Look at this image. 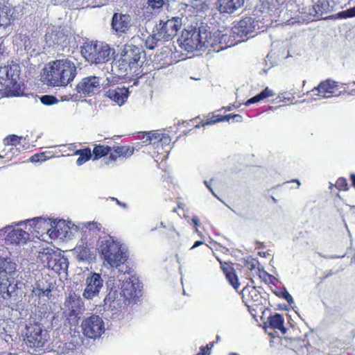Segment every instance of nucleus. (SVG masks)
Returning <instances> with one entry per match:
<instances>
[{"label":"nucleus","mask_w":355,"mask_h":355,"mask_svg":"<svg viewBox=\"0 0 355 355\" xmlns=\"http://www.w3.org/2000/svg\"><path fill=\"white\" fill-rule=\"evenodd\" d=\"M225 37L218 31L211 33L203 26L198 28L191 27L182 31L178 41L181 46L189 52L208 48L219 51L223 49L220 44Z\"/></svg>","instance_id":"nucleus-1"},{"label":"nucleus","mask_w":355,"mask_h":355,"mask_svg":"<svg viewBox=\"0 0 355 355\" xmlns=\"http://www.w3.org/2000/svg\"><path fill=\"white\" fill-rule=\"evenodd\" d=\"M77 73L75 64L70 60H56L46 64L42 69L41 78L44 83L53 87L67 86Z\"/></svg>","instance_id":"nucleus-2"},{"label":"nucleus","mask_w":355,"mask_h":355,"mask_svg":"<svg viewBox=\"0 0 355 355\" xmlns=\"http://www.w3.org/2000/svg\"><path fill=\"white\" fill-rule=\"evenodd\" d=\"M97 249L101 254L105 264L112 268H119L128 259V254L121 243L110 236L100 237Z\"/></svg>","instance_id":"nucleus-3"},{"label":"nucleus","mask_w":355,"mask_h":355,"mask_svg":"<svg viewBox=\"0 0 355 355\" xmlns=\"http://www.w3.org/2000/svg\"><path fill=\"white\" fill-rule=\"evenodd\" d=\"M37 261L43 267L51 269L59 274L61 272H64L68 268L67 259L58 249L52 246L41 248L38 252Z\"/></svg>","instance_id":"nucleus-4"},{"label":"nucleus","mask_w":355,"mask_h":355,"mask_svg":"<svg viewBox=\"0 0 355 355\" xmlns=\"http://www.w3.org/2000/svg\"><path fill=\"white\" fill-rule=\"evenodd\" d=\"M81 53L87 61L97 64L108 62L114 51L105 43L90 42L85 43L82 47Z\"/></svg>","instance_id":"nucleus-5"},{"label":"nucleus","mask_w":355,"mask_h":355,"mask_svg":"<svg viewBox=\"0 0 355 355\" xmlns=\"http://www.w3.org/2000/svg\"><path fill=\"white\" fill-rule=\"evenodd\" d=\"M55 220L47 218H34L18 222L15 225L28 224L29 230L34 233L39 239L47 243H51V232H53Z\"/></svg>","instance_id":"nucleus-6"},{"label":"nucleus","mask_w":355,"mask_h":355,"mask_svg":"<svg viewBox=\"0 0 355 355\" xmlns=\"http://www.w3.org/2000/svg\"><path fill=\"white\" fill-rule=\"evenodd\" d=\"M182 19L172 17L167 21L161 20L153 28L154 37L157 40L168 41L173 38L182 26Z\"/></svg>","instance_id":"nucleus-7"},{"label":"nucleus","mask_w":355,"mask_h":355,"mask_svg":"<svg viewBox=\"0 0 355 355\" xmlns=\"http://www.w3.org/2000/svg\"><path fill=\"white\" fill-rule=\"evenodd\" d=\"M119 282H123L121 285V297H124L125 301L137 300L141 295V285L138 278L131 276L129 273L123 274L118 277Z\"/></svg>","instance_id":"nucleus-8"},{"label":"nucleus","mask_w":355,"mask_h":355,"mask_svg":"<svg viewBox=\"0 0 355 355\" xmlns=\"http://www.w3.org/2000/svg\"><path fill=\"white\" fill-rule=\"evenodd\" d=\"M62 309L69 322L72 320L76 324L85 310L84 303L76 294L69 293L65 299Z\"/></svg>","instance_id":"nucleus-9"},{"label":"nucleus","mask_w":355,"mask_h":355,"mask_svg":"<svg viewBox=\"0 0 355 355\" xmlns=\"http://www.w3.org/2000/svg\"><path fill=\"white\" fill-rule=\"evenodd\" d=\"M78 230V227L71 221L55 220L53 230L51 232V242L55 240H71L76 236Z\"/></svg>","instance_id":"nucleus-10"},{"label":"nucleus","mask_w":355,"mask_h":355,"mask_svg":"<svg viewBox=\"0 0 355 355\" xmlns=\"http://www.w3.org/2000/svg\"><path fill=\"white\" fill-rule=\"evenodd\" d=\"M81 327L83 334L90 338H99L105 331L103 320L96 315L83 320Z\"/></svg>","instance_id":"nucleus-11"},{"label":"nucleus","mask_w":355,"mask_h":355,"mask_svg":"<svg viewBox=\"0 0 355 355\" xmlns=\"http://www.w3.org/2000/svg\"><path fill=\"white\" fill-rule=\"evenodd\" d=\"M103 279L101 275L96 272H91L85 280V289L83 296L87 300L98 297L103 287Z\"/></svg>","instance_id":"nucleus-12"},{"label":"nucleus","mask_w":355,"mask_h":355,"mask_svg":"<svg viewBox=\"0 0 355 355\" xmlns=\"http://www.w3.org/2000/svg\"><path fill=\"white\" fill-rule=\"evenodd\" d=\"M26 331V343L31 347H42L47 341V333L37 324L27 326Z\"/></svg>","instance_id":"nucleus-13"},{"label":"nucleus","mask_w":355,"mask_h":355,"mask_svg":"<svg viewBox=\"0 0 355 355\" xmlns=\"http://www.w3.org/2000/svg\"><path fill=\"white\" fill-rule=\"evenodd\" d=\"M111 26L116 35L127 34L132 26V17L127 14L115 12L112 16Z\"/></svg>","instance_id":"nucleus-14"},{"label":"nucleus","mask_w":355,"mask_h":355,"mask_svg":"<svg viewBox=\"0 0 355 355\" xmlns=\"http://www.w3.org/2000/svg\"><path fill=\"white\" fill-rule=\"evenodd\" d=\"M18 68L17 64L0 67V84L6 88L14 87L19 78Z\"/></svg>","instance_id":"nucleus-15"},{"label":"nucleus","mask_w":355,"mask_h":355,"mask_svg":"<svg viewBox=\"0 0 355 355\" xmlns=\"http://www.w3.org/2000/svg\"><path fill=\"white\" fill-rule=\"evenodd\" d=\"M143 143L145 145L151 144L155 148L168 146L171 143V137L168 134L160 132L159 131H151L145 133L143 135Z\"/></svg>","instance_id":"nucleus-16"},{"label":"nucleus","mask_w":355,"mask_h":355,"mask_svg":"<svg viewBox=\"0 0 355 355\" xmlns=\"http://www.w3.org/2000/svg\"><path fill=\"white\" fill-rule=\"evenodd\" d=\"M0 248L3 249L0 250V275L5 274L10 279H15L16 263L8 259L9 252L6 248L2 245H0Z\"/></svg>","instance_id":"nucleus-17"},{"label":"nucleus","mask_w":355,"mask_h":355,"mask_svg":"<svg viewBox=\"0 0 355 355\" xmlns=\"http://www.w3.org/2000/svg\"><path fill=\"white\" fill-rule=\"evenodd\" d=\"M101 83L99 77L91 76L85 77L78 84L76 89L78 93L89 94L100 88Z\"/></svg>","instance_id":"nucleus-18"},{"label":"nucleus","mask_w":355,"mask_h":355,"mask_svg":"<svg viewBox=\"0 0 355 355\" xmlns=\"http://www.w3.org/2000/svg\"><path fill=\"white\" fill-rule=\"evenodd\" d=\"M338 87V83L328 79L321 82L318 87H315L309 92L313 96H318L324 98H330L334 96L336 88Z\"/></svg>","instance_id":"nucleus-19"},{"label":"nucleus","mask_w":355,"mask_h":355,"mask_svg":"<svg viewBox=\"0 0 355 355\" xmlns=\"http://www.w3.org/2000/svg\"><path fill=\"white\" fill-rule=\"evenodd\" d=\"M142 51L134 45H125L121 52V55L132 67L138 69Z\"/></svg>","instance_id":"nucleus-20"},{"label":"nucleus","mask_w":355,"mask_h":355,"mask_svg":"<svg viewBox=\"0 0 355 355\" xmlns=\"http://www.w3.org/2000/svg\"><path fill=\"white\" fill-rule=\"evenodd\" d=\"M254 21L251 17H245L240 20L233 28L232 33L239 37H243L254 31Z\"/></svg>","instance_id":"nucleus-21"},{"label":"nucleus","mask_w":355,"mask_h":355,"mask_svg":"<svg viewBox=\"0 0 355 355\" xmlns=\"http://www.w3.org/2000/svg\"><path fill=\"white\" fill-rule=\"evenodd\" d=\"M245 0H217L216 6L220 13L232 14L241 9Z\"/></svg>","instance_id":"nucleus-22"},{"label":"nucleus","mask_w":355,"mask_h":355,"mask_svg":"<svg viewBox=\"0 0 355 355\" xmlns=\"http://www.w3.org/2000/svg\"><path fill=\"white\" fill-rule=\"evenodd\" d=\"M105 96L113 102L116 103L118 105L121 106L127 101L129 96V92L126 87H116L107 90L105 92Z\"/></svg>","instance_id":"nucleus-23"},{"label":"nucleus","mask_w":355,"mask_h":355,"mask_svg":"<svg viewBox=\"0 0 355 355\" xmlns=\"http://www.w3.org/2000/svg\"><path fill=\"white\" fill-rule=\"evenodd\" d=\"M112 71L119 77H123L132 73H136L137 69L132 67L121 55V58L114 62L112 66Z\"/></svg>","instance_id":"nucleus-24"},{"label":"nucleus","mask_w":355,"mask_h":355,"mask_svg":"<svg viewBox=\"0 0 355 355\" xmlns=\"http://www.w3.org/2000/svg\"><path fill=\"white\" fill-rule=\"evenodd\" d=\"M15 18L14 8L0 2V26L8 28Z\"/></svg>","instance_id":"nucleus-25"},{"label":"nucleus","mask_w":355,"mask_h":355,"mask_svg":"<svg viewBox=\"0 0 355 355\" xmlns=\"http://www.w3.org/2000/svg\"><path fill=\"white\" fill-rule=\"evenodd\" d=\"M16 286L15 279H10L5 274L0 275V294L4 299L11 296L15 291Z\"/></svg>","instance_id":"nucleus-26"},{"label":"nucleus","mask_w":355,"mask_h":355,"mask_svg":"<svg viewBox=\"0 0 355 355\" xmlns=\"http://www.w3.org/2000/svg\"><path fill=\"white\" fill-rule=\"evenodd\" d=\"M332 3L330 0H317L313 5L310 15L316 17H323L324 15L330 13L333 10Z\"/></svg>","instance_id":"nucleus-27"},{"label":"nucleus","mask_w":355,"mask_h":355,"mask_svg":"<svg viewBox=\"0 0 355 355\" xmlns=\"http://www.w3.org/2000/svg\"><path fill=\"white\" fill-rule=\"evenodd\" d=\"M51 291V284L49 281L42 277L38 279L33 288L32 293L36 296L49 297V293Z\"/></svg>","instance_id":"nucleus-28"},{"label":"nucleus","mask_w":355,"mask_h":355,"mask_svg":"<svg viewBox=\"0 0 355 355\" xmlns=\"http://www.w3.org/2000/svg\"><path fill=\"white\" fill-rule=\"evenodd\" d=\"M241 293L242 297L246 303L259 302L260 295L254 287L245 286Z\"/></svg>","instance_id":"nucleus-29"},{"label":"nucleus","mask_w":355,"mask_h":355,"mask_svg":"<svg viewBox=\"0 0 355 355\" xmlns=\"http://www.w3.org/2000/svg\"><path fill=\"white\" fill-rule=\"evenodd\" d=\"M268 322L269 327L279 330L282 334H285L286 331V328L284 326V318L279 313H275L268 318Z\"/></svg>","instance_id":"nucleus-30"},{"label":"nucleus","mask_w":355,"mask_h":355,"mask_svg":"<svg viewBox=\"0 0 355 355\" xmlns=\"http://www.w3.org/2000/svg\"><path fill=\"white\" fill-rule=\"evenodd\" d=\"M164 4V0H147L146 5L144 7V12H150L151 15L157 14Z\"/></svg>","instance_id":"nucleus-31"},{"label":"nucleus","mask_w":355,"mask_h":355,"mask_svg":"<svg viewBox=\"0 0 355 355\" xmlns=\"http://www.w3.org/2000/svg\"><path fill=\"white\" fill-rule=\"evenodd\" d=\"M275 95V93L274 91L269 87H266L261 93L258 94L257 95L254 96V97L248 99L245 103V105L246 106H249L251 104L257 103L260 102L261 101H263L267 98L272 97Z\"/></svg>","instance_id":"nucleus-32"},{"label":"nucleus","mask_w":355,"mask_h":355,"mask_svg":"<svg viewBox=\"0 0 355 355\" xmlns=\"http://www.w3.org/2000/svg\"><path fill=\"white\" fill-rule=\"evenodd\" d=\"M74 252L80 261H89L93 258V254H91L87 245H79L74 248Z\"/></svg>","instance_id":"nucleus-33"},{"label":"nucleus","mask_w":355,"mask_h":355,"mask_svg":"<svg viewBox=\"0 0 355 355\" xmlns=\"http://www.w3.org/2000/svg\"><path fill=\"white\" fill-rule=\"evenodd\" d=\"M46 35L50 37L55 44L62 46L65 45L64 43L67 39V35H65L62 31H58L57 28L52 31L51 33H47Z\"/></svg>","instance_id":"nucleus-34"},{"label":"nucleus","mask_w":355,"mask_h":355,"mask_svg":"<svg viewBox=\"0 0 355 355\" xmlns=\"http://www.w3.org/2000/svg\"><path fill=\"white\" fill-rule=\"evenodd\" d=\"M111 151V148L105 145H96L93 149V160H98L105 155H107Z\"/></svg>","instance_id":"nucleus-35"},{"label":"nucleus","mask_w":355,"mask_h":355,"mask_svg":"<svg viewBox=\"0 0 355 355\" xmlns=\"http://www.w3.org/2000/svg\"><path fill=\"white\" fill-rule=\"evenodd\" d=\"M76 155H79L76 161L78 166H81L87 161H88L92 156V152L89 148H85L83 150H78L75 153Z\"/></svg>","instance_id":"nucleus-36"},{"label":"nucleus","mask_w":355,"mask_h":355,"mask_svg":"<svg viewBox=\"0 0 355 355\" xmlns=\"http://www.w3.org/2000/svg\"><path fill=\"white\" fill-rule=\"evenodd\" d=\"M224 272L225 273L226 279L230 282V284L233 286V288L236 290L239 289L240 284L238 281V277L234 269L231 268H227L224 270Z\"/></svg>","instance_id":"nucleus-37"},{"label":"nucleus","mask_w":355,"mask_h":355,"mask_svg":"<svg viewBox=\"0 0 355 355\" xmlns=\"http://www.w3.org/2000/svg\"><path fill=\"white\" fill-rule=\"evenodd\" d=\"M21 139V137L12 135L6 137L3 140V142L6 146L8 148V150H12L13 149L12 146H16L18 144L20 143Z\"/></svg>","instance_id":"nucleus-38"},{"label":"nucleus","mask_w":355,"mask_h":355,"mask_svg":"<svg viewBox=\"0 0 355 355\" xmlns=\"http://www.w3.org/2000/svg\"><path fill=\"white\" fill-rule=\"evenodd\" d=\"M83 227L89 230L92 234H98L103 228L101 223L95 221L84 223Z\"/></svg>","instance_id":"nucleus-39"},{"label":"nucleus","mask_w":355,"mask_h":355,"mask_svg":"<svg viewBox=\"0 0 355 355\" xmlns=\"http://www.w3.org/2000/svg\"><path fill=\"white\" fill-rule=\"evenodd\" d=\"M114 152L118 157H129L132 155L133 150L126 146H117L114 148Z\"/></svg>","instance_id":"nucleus-40"},{"label":"nucleus","mask_w":355,"mask_h":355,"mask_svg":"<svg viewBox=\"0 0 355 355\" xmlns=\"http://www.w3.org/2000/svg\"><path fill=\"white\" fill-rule=\"evenodd\" d=\"M209 0H193L192 6L198 10H205L209 8Z\"/></svg>","instance_id":"nucleus-41"},{"label":"nucleus","mask_w":355,"mask_h":355,"mask_svg":"<svg viewBox=\"0 0 355 355\" xmlns=\"http://www.w3.org/2000/svg\"><path fill=\"white\" fill-rule=\"evenodd\" d=\"M40 101L45 105H51L58 102V100L53 96L44 95L40 97Z\"/></svg>","instance_id":"nucleus-42"},{"label":"nucleus","mask_w":355,"mask_h":355,"mask_svg":"<svg viewBox=\"0 0 355 355\" xmlns=\"http://www.w3.org/2000/svg\"><path fill=\"white\" fill-rule=\"evenodd\" d=\"M117 289L116 288V286L111 287L110 291L109 292L108 295L105 297V300L107 301H112L114 303H116L117 304H119V303H117Z\"/></svg>","instance_id":"nucleus-43"},{"label":"nucleus","mask_w":355,"mask_h":355,"mask_svg":"<svg viewBox=\"0 0 355 355\" xmlns=\"http://www.w3.org/2000/svg\"><path fill=\"white\" fill-rule=\"evenodd\" d=\"M338 17L340 18H347V17H352L355 16V6L353 8H351L349 9H347L346 10L340 12L338 14Z\"/></svg>","instance_id":"nucleus-44"},{"label":"nucleus","mask_w":355,"mask_h":355,"mask_svg":"<svg viewBox=\"0 0 355 355\" xmlns=\"http://www.w3.org/2000/svg\"><path fill=\"white\" fill-rule=\"evenodd\" d=\"M337 189H342L344 191L348 190V184L346 179L340 178L337 180L336 184L334 185Z\"/></svg>","instance_id":"nucleus-45"},{"label":"nucleus","mask_w":355,"mask_h":355,"mask_svg":"<svg viewBox=\"0 0 355 355\" xmlns=\"http://www.w3.org/2000/svg\"><path fill=\"white\" fill-rule=\"evenodd\" d=\"M159 40H157V39L154 37V33L148 37L146 40V46L149 49H153L157 45V42Z\"/></svg>","instance_id":"nucleus-46"},{"label":"nucleus","mask_w":355,"mask_h":355,"mask_svg":"<svg viewBox=\"0 0 355 355\" xmlns=\"http://www.w3.org/2000/svg\"><path fill=\"white\" fill-rule=\"evenodd\" d=\"M108 155H109V157L106 158V161H105L106 164H110L111 163L114 162L118 157V155H116L114 153V152L111 153V151H110Z\"/></svg>","instance_id":"nucleus-47"},{"label":"nucleus","mask_w":355,"mask_h":355,"mask_svg":"<svg viewBox=\"0 0 355 355\" xmlns=\"http://www.w3.org/2000/svg\"><path fill=\"white\" fill-rule=\"evenodd\" d=\"M108 155H109V157L106 158V161H105L106 164H110L111 163L114 162L118 157V155H116L114 153V152L111 153V151H110Z\"/></svg>","instance_id":"nucleus-48"},{"label":"nucleus","mask_w":355,"mask_h":355,"mask_svg":"<svg viewBox=\"0 0 355 355\" xmlns=\"http://www.w3.org/2000/svg\"><path fill=\"white\" fill-rule=\"evenodd\" d=\"M44 159H45L44 158V154L43 153L36 154V155H33L31 157V161L32 162H40V161H43Z\"/></svg>","instance_id":"nucleus-49"},{"label":"nucleus","mask_w":355,"mask_h":355,"mask_svg":"<svg viewBox=\"0 0 355 355\" xmlns=\"http://www.w3.org/2000/svg\"><path fill=\"white\" fill-rule=\"evenodd\" d=\"M210 348L207 345L206 347H203L201 348V352L197 354L196 355H209V354Z\"/></svg>","instance_id":"nucleus-50"},{"label":"nucleus","mask_w":355,"mask_h":355,"mask_svg":"<svg viewBox=\"0 0 355 355\" xmlns=\"http://www.w3.org/2000/svg\"><path fill=\"white\" fill-rule=\"evenodd\" d=\"M217 122H220V121H218V118L215 121H213V119L211 118L210 119L207 120L206 122L202 123V126L210 125L214 124Z\"/></svg>","instance_id":"nucleus-51"},{"label":"nucleus","mask_w":355,"mask_h":355,"mask_svg":"<svg viewBox=\"0 0 355 355\" xmlns=\"http://www.w3.org/2000/svg\"><path fill=\"white\" fill-rule=\"evenodd\" d=\"M284 298L287 301V302L289 303L290 304H291L294 302L293 297L288 293H286L284 295Z\"/></svg>","instance_id":"nucleus-52"},{"label":"nucleus","mask_w":355,"mask_h":355,"mask_svg":"<svg viewBox=\"0 0 355 355\" xmlns=\"http://www.w3.org/2000/svg\"><path fill=\"white\" fill-rule=\"evenodd\" d=\"M233 114H228L223 116H221L220 118H218V121H229L230 119H232Z\"/></svg>","instance_id":"nucleus-53"},{"label":"nucleus","mask_w":355,"mask_h":355,"mask_svg":"<svg viewBox=\"0 0 355 355\" xmlns=\"http://www.w3.org/2000/svg\"><path fill=\"white\" fill-rule=\"evenodd\" d=\"M19 37L17 38H20L21 40H25L24 45L26 47L28 45L26 44V42H28V39L26 36V35L24 34H19Z\"/></svg>","instance_id":"nucleus-54"},{"label":"nucleus","mask_w":355,"mask_h":355,"mask_svg":"<svg viewBox=\"0 0 355 355\" xmlns=\"http://www.w3.org/2000/svg\"><path fill=\"white\" fill-rule=\"evenodd\" d=\"M232 119H236V121H242V116L240 114H233Z\"/></svg>","instance_id":"nucleus-55"},{"label":"nucleus","mask_w":355,"mask_h":355,"mask_svg":"<svg viewBox=\"0 0 355 355\" xmlns=\"http://www.w3.org/2000/svg\"><path fill=\"white\" fill-rule=\"evenodd\" d=\"M204 183H205V186H206V187H207V188L211 191V192L213 193V195H214V196H216L217 198H218L217 197V196L215 194V193L214 192V191H213V189H211V187H210V185L209 184L208 182H207V181H206V180H205V181H204Z\"/></svg>","instance_id":"nucleus-56"},{"label":"nucleus","mask_w":355,"mask_h":355,"mask_svg":"<svg viewBox=\"0 0 355 355\" xmlns=\"http://www.w3.org/2000/svg\"><path fill=\"white\" fill-rule=\"evenodd\" d=\"M203 244V242L202 241H196L193 245V246L190 248L191 250L192 249H194L198 246H200V245H202Z\"/></svg>","instance_id":"nucleus-57"},{"label":"nucleus","mask_w":355,"mask_h":355,"mask_svg":"<svg viewBox=\"0 0 355 355\" xmlns=\"http://www.w3.org/2000/svg\"><path fill=\"white\" fill-rule=\"evenodd\" d=\"M112 282H114V279H110L108 282H107V286L108 287L111 286L112 284L113 285V287L115 286L114 284H116V286L119 287V284L117 283H112Z\"/></svg>","instance_id":"nucleus-58"},{"label":"nucleus","mask_w":355,"mask_h":355,"mask_svg":"<svg viewBox=\"0 0 355 355\" xmlns=\"http://www.w3.org/2000/svg\"><path fill=\"white\" fill-rule=\"evenodd\" d=\"M352 83L354 85H355V81H353ZM347 94L350 95V96H355V89H351L350 91H349L347 92Z\"/></svg>","instance_id":"nucleus-59"},{"label":"nucleus","mask_w":355,"mask_h":355,"mask_svg":"<svg viewBox=\"0 0 355 355\" xmlns=\"http://www.w3.org/2000/svg\"><path fill=\"white\" fill-rule=\"evenodd\" d=\"M353 187L355 188V174L352 173L350 175Z\"/></svg>","instance_id":"nucleus-60"},{"label":"nucleus","mask_w":355,"mask_h":355,"mask_svg":"<svg viewBox=\"0 0 355 355\" xmlns=\"http://www.w3.org/2000/svg\"><path fill=\"white\" fill-rule=\"evenodd\" d=\"M263 246H264L263 243L260 242V241L256 242V248H263Z\"/></svg>","instance_id":"nucleus-61"},{"label":"nucleus","mask_w":355,"mask_h":355,"mask_svg":"<svg viewBox=\"0 0 355 355\" xmlns=\"http://www.w3.org/2000/svg\"><path fill=\"white\" fill-rule=\"evenodd\" d=\"M192 222L193 223L194 225L196 227L199 225V221L197 217H193L192 218Z\"/></svg>","instance_id":"nucleus-62"},{"label":"nucleus","mask_w":355,"mask_h":355,"mask_svg":"<svg viewBox=\"0 0 355 355\" xmlns=\"http://www.w3.org/2000/svg\"><path fill=\"white\" fill-rule=\"evenodd\" d=\"M9 227H5V228H2V229H1V230H0V235H1V234H2V233H3V232H6V231H7V230H8ZM0 250H2V249L0 248Z\"/></svg>","instance_id":"nucleus-63"},{"label":"nucleus","mask_w":355,"mask_h":355,"mask_svg":"<svg viewBox=\"0 0 355 355\" xmlns=\"http://www.w3.org/2000/svg\"><path fill=\"white\" fill-rule=\"evenodd\" d=\"M223 109H224V110H227V111H230V110H232V107H230V106H229V107H223Z\"/></svg>","instance_id":"nucleus-64"}]
</instances>
